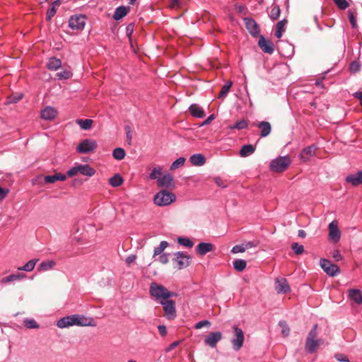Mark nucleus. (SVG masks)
<instances>
[{
    "mask_svg": "<svg viewBox=\"0 0 362 362\" xmlns=\"http://www.w3.org/2000/svg\"><path fill=\"white\" fill-rule=\"evenodd\" d=\"M160 303L163 305L165 317L169 320H174L177 316L175 302L170 299L160 300Z\"/></svg>",
    "mask_w": 362,
    "mask_h": 362,
    "instance_id": "6",
    "label": "nucleus"
},
{
    "mask_svg": "<svg viewBox=\"0 0 362 362\" xmlns=\"http://www.w3.org/2000/svg\"><path fill=\"white\" fill-rule=\"evenodd\" d=\"M75 316L74 315H67L62 317L57 322V326L59 328L63 329L71 326L75 325Z\"/></svg>",
    "mask_w": 362,
    "mask_h": 362,
    "instance_id": "17",
    "label": "nucleus"
},
{
    "mask_svg": "<svg viewBox=\"0 0 362 362\" xmlns=\"http://www.w3.org/2000/svg\"><path fill=\"white\" fill-rule=\"evenodd\" d=\"M189 112L191 115L197 118H202L204 117L205 113L202 107L197 104H192L189 107Z\"/></svg>",
    "mask_w": 362,
    "mask_h": 362,
    "instance_id": "26",
    "label": "nucleus"
},
{
    "mask_svg": "<svg viewBox=\"0 0 362 362\" xmlns=\"http://www.w3.org/2000/svg\"><path fill=\"white\" fill-rule=\"evenodd\" d=\"M360 69H361V65H360L359 62H358L356 61H354L350 64L349 69L351 73H354V74L357 73L358 71H359Z\"/></svg>",
    "mask_w": 362,
    "mask_h": 362,
    "instance_id": "54",
    "label": "nucleus"
},
{
    "mask_svg": "<svg viewBox=\"0 0 362 362\" xmlns=\"http://www.w3.org/2000/svg\"><path fill=\"white\" fill-rule=\"evenodd\" d=\"M214 181L216 183V185L221 187L225 188L226 187V185L224 184L223 180L219 177H216L214 178Z\"/></svg>",
    "mask_w": 362,
    "mask_h": 362,
    "instance_id": "64",
    "label": "nucleus"
},
{
    "mask_svg": "<svg viewBox=\"0 0 362 362\" xmlns=\"http://www.w3.org/2000/svg\"><path fill=\"white\" fill-rule=\"evenodd\" d=\"M291 248L294 253L296 255H301L304 252V247L297 243H293L291 245Z\"/></svg>",
    "mask_w": 362,
    "mask_h": 362,
    "instance_id": "51",
    "label": "nucleus"
},
{
    "mask_svg": "<svg viewBox=\"0 0 362 362\" xmlns=\"http://www.w3.org/2000/svg\"><path fill=\"white\" fill-rule=\"evenodd\" d=\"M280 13V7L278 5H274L271 9L269 17L272 20L275 21L279 18Z\"/></svg>",
    "mask_w": 362,
    "mask_h": 362,
    "instance_id": "42",
    "label": "nucleus"
},
{
    "mask_svg": "<svg viewBox=\"0 0 362 362\" xmlns=\"http://www.w3.org/2000/svg\"><path fill=\"white\" fill-rule=\"evenodd\" d=\"M161 173H162V169L160 167L154 168L149 175V178L151 180H158V179L160 178L159 176L161 175Z\"/></svg>",
    "mask_w": 362,
    "mask_h": 362,
    "instance_id": "47",
    "label": "nucleus"
},
{
    "mask_svg": "<svg viewBox=\"0 0 362 362\" xmlns=\"http://www.w3.org/2000/svg\"><path fill=\"white\" fill-rule=\"evenodd\" d=\"M123 178L119 174L115 175L109 180L110 185L113 187L120 186L123 183Z\"/></svg>",
    "mask_w": 362,
    "mask_h": 362,
    "instance_id": "38",
    "label": "nucleus"
},
{
    "mask_svg": "<svg viewBox=\"0 0 362 362\" xmlns=\"http://www.w3.org/2000/svg\"><path fill=\"white\" fill-rule=\"evenodd\" d=\"M79 173L83 175L91 177L95 175V170L93 168L90 167L88 164H79Z\"/></svg>",
    "mask_w": 362,
    "mask_h": 362,
    "instance_id": "30",
    "label": "nucleus"
},
{
    "mask_svg": "<svg viewBox=\"0 0 362 362\" xmlns=\"http://www.w3.org/2000/svg\"><path fill=\"white\" fill-rule=\"evenodd\" d=\"M245 250L246 247H245L244 245H236L232 248L231 252L235 254L239 252H243L245 251Z\"/></svg>",
    "mask_w": 362,
    "mask_h": 362,
    "instance_id": "57",
    "label": "nucleus"
},
{
    "mask_svg": "<svg viewBox=\"0 0 362 362\" xmlns=\"http://www.w3.org/2000/svg\"><path fill=\"white\" fill-rule=\"evenodd\" d=\"M210 325H211V322L209 320H202V321L198 322L194 325V327H195V329H201L204 326H210Z\"/></svg>",
    "mask_w": 362,
    "mask_h": 362,
    "instance_id": "61",
    "label": "nucleus"
},
{
    "mask_svg": "<svg viewBox=\"0 0 362 362\" xmlns=\"http://www.w3.org/2000/svg\"><path fill=\"white\" fill-rule=\"evenodd\" d=\"M96 148L97 144L95 141L84 139L78 145L76 151L81 153H88L95 151Z\"/></svg>",
    "mask_w": 362,
    "mask_h": 362,
    "instance_id": "9",
    "label": "nucleus"
},
{
    "mask_svg": "<svg viewBox=\"0 0 362 362\" xmlns=\"http://www.w3.org/2000/svg\"><path fill=\"white\" fill-rule=\"evenodd\" d=\"M274 288L278 294H286L291 291L290 286L284 277H277L274 282Z\"/></svg>",
    "mask_w": 362,
    "mask_h": 362,
    "instance_id": "10",
    "label": "nucleus"
},
{
    "mask_svg": "<svg viewBox=\"0 0 362 362\" xmlns=\"http://www.w3.org/2000/svg\"><path fill=\"white\" fill-rule=\"evenodd\" d=\"M317 337V325L315 324L309 332L305 344V351L308 354H313L320 346V341L316 339Z\"/></svg>",
    "mask_w": 362,
    "mask_h": 362,
    "instance_id": "2",
    "label": "nucleus"
},
{
    "mask_svg": "<svg viewBox=\"0 0 362 362\" xmlns=\"http://www.w3.org/2000/svg\"><path fill=\"white\" fill-rule=\"evenodd\" d=\"M37 261H38L37 259H33L28 261L23 266L18 267V272H22V271H23V272H32L34 269V268L35 267V264H36Z\"/></svg>",
    "mask_w": 362,
    "mask_h": 362,
    "instance_id": "35",
    "label": "nucleus"
},
{
    "mask_svg": "<svg viewBox=\"0 0 362 362\" xmlns=\"http://www.w3.org/2000/svg\"><path fill=\"white\" fill-rule=\"evenodd\" d=\"M233 333L235 337L231 339V343L233 345V349L238 351L243 345L245 339L244 333L243 330L237 326L233 327Z\"/></svg>",
    "mask_w": 362,
    "mask_h": 362,
    "instance_id": "7",
    "label": "nucleus"
},
{
    "mask_svg": "<svg viewBox=\"0 0 362 362\" xmlns=\"http://www.w3.org/2000/svg\"><path fill=\"white\" fill-rule=\"evenodd\" d=\"M57 115V110L53 107L48 106L41 111V117L42 119L46 120L54 119Z\"/></svg>",
    "mask_w": 362,
    "mask_h": 362,
    "instance_id": "22",
    "label": "nucleus"
},
{
    "mask_svg": "<svg viewBox=\"0 0 362 362\" xmlns=\"http://www.w3.org/2000/svg\"><path fill=\"white\" fill-rule=\"evenodd\" d=\"M168 243L165 240L161 241L160 245L153 250V257L156 258L158 255L164 253L163 251L168 246Z\"/></svg>",
    "mask_w": 362,
    "mask_h": 362,
    "instance_id": "36",
    "label": "nucleus"
},
{
    "mask_svg": "<svg viewBox=\"0 0 362 362\" xmlns=\"http://www.w3.org/2000/svg\"><path fill=\"white\" fill-rule=\"evenodd\" d=\"M339 9L344 10L349 7V3L346 0H333Z\"/></svg>",
    "mask_w": 362,
    "mask_h": 362,
    "instance_id": "53",
    "label": "nucleus"
},
{
    "mask_svg": "<svg viewBox=\"0 0 362 362\" xmlns=\"http://www.w3.org/2000/svg\"><path fill=\"white\" fill-rule=\"evenodd\" d=\"M75 316V325L76 326H81V327H85V326H90V327H94L95 326V321L93 320V318L92 317H85L84 315H74Z\"/></svg>",
    "mask_w": 362,
    "mask_h": 362,
    "instance_id": "15",
    "label": "nucleus"
},
{
    "mask_svg": "<svg viewBox=\"0 0 362 362\" xmlns=\"http://www.w3.org/2000/svg\"><path fill=\"white\" fill-rule=\"evenodd\" d=\"M214 250V246L209 243H200L196 247V252L199 255L203 256L208 252Z\"/></svg>",
    "mask_w": 362,
    "mask_h": 362,
    "instance_id": "18",
    "label": "nucleus"
},
{
    "mask_svg": "<svg viewBox=\"0 0 362 362\" xmlns=\"http://www.w3.org/2000/svg\"><path fill=\"white\" fill-rule=\"evenodd\" d=\"M191 257L187 253L177 252L174 254L173 264L175 269L181 270L187 267L191 263Z\"/></svg>",
    "mask_w": 362,
    "mask_h": 362,
    "instance_id": "4",
    "label": "nucleus"
},
{
    "mask_svg": "<svg viewBox=\"0 0 362 362\" xmlns=\"http://www.w3.org/2000/svg\"><path fill=\"white\" fill-rule=\"evenodd\" d=\"M150 295L155 298L156 300H165L172 297L177 296L175 292L168 291L164 286L152 282L149 288Z\"/></svg>",
    "mask_w": 362,
    "mask_h": 362,
    "instance_id": "1",
    "label": "nucleus"
},
{
    "mask_svg": "<svg viewBox=\"0 0 362 362\" xmlns=\"http://www.w3.org/2000/svg\"><path fill=\"white\" fill-rule=\"evenodd\" d=\"M247 126H248L247 121L244 119H241L240 121L236 122L233 125L230 126L229 128L230 129H236L241 130V129H246L247 127Z\"/></svg>",
    "mask_w": 362,
    "mask_h": 362,
    "instance_id": "39",
    "label": "nucleus"
},
{
    "mask_svg": "<svg viewBox=\"0 0 362 362\" xmlns=\"http://www.w3.org/2000/svg\"><path fill=\"white\" fill-rule=\"evenodd\" d=\"M159 187H163L166 189L174 188L175 184L173 182V177L169 173L163 175L162 177L158 179L157 182Z\"/></svg>",
    "mask_w": 362,
    "mask_h": 362,
    "instance_id": "11",
    "label": "nucleus"
},
{
    "mask_svg": "<svg viewBox=\"0 0 362 362\" xmlns=\"http://www.w3.org/2000/svg\"><path fill=\"white\" fill-rule=\"evenodd\" d=\"M233 264L235 270L238 272H242L245 269L247 263L244 259H238L233 262Z\"/></svg>",
    "mask_w": 362,
    "mask_h": 362,
    "instance_id": "40",
    "label": "nucleus"
},
{
    "mask_svg": "<svg viewBox=\"0 0 362 362\" xmlns=\"http://www.w3.org/2000/svg\"><path fill=\"white\" fill-rule=\"evenodd\" d=\"M23 98V94L22 93H16L13 95H10L7 99V103H17L18 101H20Z\"/></svg>",
    "mask_w": 362,
    "mask_h": 362,
    "instance_id": "48",
    "label": "nucleus"
},
{
    "mask_svg": "<svg viewBox=\"0 0 362 362\" xmlns=\"http://www.w3.org/2000/svg\"><path fill=\"white\" fill-rule=\"evenodd\" d=\"M348 296L349 298L360 305L362 304V292L357 288H351L348 291Z\"/></svg>",
    "mask_w": 362,
    "mask_h": 362,
    "instance_id": "23",
    "label": "nucleus"
},
{
    "mask_svg": "<svg viewBox=\"0 0 362 362\" xmlns=\"http://www.w3.org/2000/svg\"><path fill=\"white\" fill-rule=\"evenodd\" d=\"M66 179V175L61 173H55L54 175L44 177V180L46 183H54L57 181H64Z\"/></svg>",
    "mask_w": 362,
    "mask_h": 362,
    "instance_id": "28",
    "label": "nucleus"
},
{
    "mask_svg": "<svg viewBox=\"0 0 362 362\" xmlns=\"http://www.w3.org/2000/svg\"><path fill=\"white\" fill-rule=\"evenodd\" d=\"M71 76H72L71 72L68 70H64V71H62L61 72H58L57 74V77L58 78V79H60V80L69 79V78H71Z\"/></svg>",
    "mask_w": 362,
    "mask_h": 362,
    "instance_id": "50",
    "label": "nucleus"
},
{
    "mask_svg": "<svg viewBox=\"0 0 362 362\" xmlns=\"http://www.w3.org/2000/svg\"><path fill=\"white\" fill-rule=\"evenodd\" d=\"M185 163V158L184 157H180L176 159L170 165V170H175L184 165Z\"/></svg>",
    "mask_w": 362,
    "mask_h": 362,
    "instance_id": "44",
    "label": "nucleus"
},
{
    "mask_svg": "<svg viewBox=\"0 0 362 362\" xmlns=\"http://www.w3.org/2000/svg\"><path fill=\"white\" fill-rule=\"evenodd\" d=\"M287 23V21L286 19H283L279 21L276 25V30L284 31L285 30V27Z\"/></svg>",
    "mask_w": 362,
    "mask_h": 362,
    "instance_id": "60",
    "label": "nucleus"
},
{
    "mask_svg": "<svg viewBox=\"0 0 362 362\" xmlns=\"http://www.w3.org/2000/svg\"><path fill=\"white\" fill-rule=\"evenodd\" d=\"M232 85L233 82L231 81H229L227 83H226L222 87L221 92L219 93L218 98H225L227 95Z\"/></svg>",
    "mask_w": 362,
    "mask_h": 362,
    "instance_id": "43",
    "label": "nucleus"
},
{
    "mask_svg": "<svg viewBox=\"0 0 362 362\" xmlns=\"http://www.w3.org/2000/svg\"><path fill=\"white\" fill-rule=\"evenodd\" d=\"M279 325L282 328L281 333L284 337H288L290 333V328L285 321H279Z\"/></svg>",
    "mask_w": 362,
    "mask_h": 362,
    "instance_id": "49",
    "label": "nucleus"
},
{
    "mask_svg": "<svg viewBox=\"0 0 362 362\" xmlns=\"http://www.w3.org/2000/svg\"><path fill=\"white\" fill-rule=\"evenodd\" d=\"M176 200V196L174 193L162 189L157 192L153 198V202L158 206H166L173 203Z\"/></svg>",
    "mask_w": 362,
    "mask_h": 362,
    "instance_id": "3",
    "label": "nucleus"
},
{
    "mask_svg": "<svg viewBox=\"0 0 362 362\" xmlns=\"http://www.w3.org/2000/svg\"><path fill=\"white\" fill-rule=\"evenodd\" d=\"M329 238L334 242H338L341 238V232L338 228L337 222L335 221H332L329 226Z\"/></svg>",
    "mask_w": 362,
    "mask_h": 362,
    "instance_id": "12",
    "label": "nucleus"
},
{
    "mask_svg": "<svg viewBox=\"0 0 362 362\" xmlns=\"http://www.w3.org/2000/svg\"><path fill=\"white\" fill-rule=\"evenodd\" d=\"M255 151V146L252 144L243 145L240 150L241 157H247L252 155Z\"/></svg>",
    "mask_w": 362,
    "mask_h": 362,
    "instance_id": "31",
    "label": "nucleus"
},
{
    "mask_svg": "<svg viewBox=\"0 0 362 362\" xmlns=\"http://www.w3.org/2000/svg\"><path fill=\"white\" fill-rule=\"evenodd\" d=\"M25 274L24 273H18V274H12L8 276L4 277L1 279V284H8V283H14L17 281H21L25 278Z\"/></svg>",
    "mask_w": 362,
    "mask_h": 362,
    "instance_id": "24",
    "label": "nucleus"
},
{
    "mask_svg": "<svg viewBox=\"0 0 362 362\" xmlns=\"http://www.w3.org/2000/svg\"><path fill=\"white\" fill-rule=\"evenodd\" d=\"M244 21L247 31L251 35L256 37L259 33V28L257 23L251 18H245Z\"/></svg>",
    "mask_w": 362,
    "mask_h": 362,
    "instance_id": "13",
    "label": "nucleus"
},
{
    "mask_svg": "<svg viewBox=\"0 0 362 362\" xmlns=\"http://www.w3.org/2000/svg\"><path fill=\"white\" fill-rule=\"evenodd\" d=\"M23 325L28 329L39 328V325L33 319H25L23 320Z\"/></svg>",
    "mask_w": 362,
    "mask_h": 362,
    "instance_id": "46",
    "label": "nucleus"
},
{
    "mask_svg": "<svg viewBox=\"0 0 362 362\" xmlns=\"http://www.w3.org/2000/svg\"><path fill=\"white\" fill-rule=\"evenodd\" d=\"M129 8L126 6H121L115 9L113 15V18L116 21H119L123 18L128 13Z\"/></svg>",
    "mask_w": 362,
    "mask_h": 362,
    "instance_id": "32",
    "label": "nucleus"
},
{
    "mask_svg": "<svg viewBox=\"0 0 362 362\" xmlns=\"http://www.w3.org/2000/svg\"><path fill=\"white\" fill-rule=\"evenodd\" d=\"M168 6L171 9H177L181 6L180 0H169Z\"/></svg>",
    "mask_w": 362,
    "mask_h": 362,
    "instance_id": "55",
    "label": "nucleus"
},
{
    "mask_svg": "<svg viewBox=\"0 0 362 362\" xmlns=\"http://www.w3.org/2000/svg\"><path fill=\"white\" fill-rule=\"evenodd\" d=\"M317 149V146L311 145L303 149L300 154V158L303 161L309 160L310 157L313 156L315 154V151Z\"/></svg>",
    "mask_w": 362,
    "mask_h": 362,
    "instance_id": "20",
    "label": "nucleus"
},
{
    "mask_svg": "<svg viewBox=\"0 0 362 362\" xmlns=\"http://www.w3.org/2000/svg\"><path fill=\"white\" fill-rule=\"evenodd\" d=\"M177 242L182 246H185L188 248H191L193 247V242L189 239L188 238L180 237L177 239Z\"/></svg>",
    "mask_w": 362,
    "mask_h": 362,
    "instance_id": "45",
    "label": "nucleus"
},
{
    "mask_svg": "<svg viewBox=\"0 0 362 362\" xmlns=\"http://www.w3.org/2000/svg\"><path fill=\"white\" fill-rule=\"evenodd\" d=\"M158 332H159L160 334L162 337H165L166 335V334H167V329H166V327L165 325H158Z\"/></svg>",
    "mask_w": 362,
    "mask_h": 362,
    "instance_id": "63",
    "label": "nucleus"
},
{
    "mask_svg": "<svg viewBox=\"0 0 362 362\" xmlns=\"http://www.w3.org/2000/svg\"><path fill=\"white\" fill-rule=\"evenodd\" d=\"M79 173V166L76 165L67 171V176L73 177Z\"/></svg>",
    "mask_w": 362,
    "mask_h": 362,
    "instance_id": "58",
    "label": "nucleus"
},
{
    "mask_svg": "<svg viewBox=\"0 0 362 362\" xmlns=\"http://www.w3.org/2000/svg\"><path fill=\"white\" fill-rule=\"evenodd\" d=\"M169 255L167 253H163L160 255H158L156 258H154L156 261H158L161 264H167L169 261Z\"/></svg>",
    "mask_w": 362,
    "mask_h": 362,
    "instance_id": "52",
    "label": "nucleus"
},
{
    "mask_svg": "<svg viewBox=\"0 0 362 362\" xmlns=\"http://www.w3.org/2000/svg\"><path fill=\"white\" fill-rule=\"evenodd\" d=\"M125 263L127 264V265L128 267H132L134 264H137L141 267V269H144L146 265L149 264V263L143 264L140 263L139 262H137V257L135 255H131L128 256L127 257H126Z\"/></svg>",
    "mask_w": 362,
    "mask_h": 362,
    "instance_id": "33",
    "label": "nucleus"
},
{
    "mask_svg": "<svg viewBox=\"0 0 362 362\" xmlns=\"http://www.w3.org/2000/svg\"><path fill=\"white\" fill-rule=\"evenodd\" d=\"M222 339V333L221 332H211L204 339L206 345L211 348L216 346L217 343Z\"/></svg>",
    "mask_w": 362,
    "mask_h": 362,
    "instance_id": "14",
    "label": "nucleus"
},
{
    "mask_svg": "<svg viewBox=\"0 0 362 362\" xmlns=\"http://www.w3.org/2000/svg\"><path fill=\"white\" fill-rule=\"evenodd\" d=\"M57 9L54 6H51L47 12L46 20L50 21L52 17L55 15Z\"/></svg>",
    "mask_w": 362,
    "mask_h": 362,
    "instance_id": "56",
    "label": "nucleus"
},
{
    "mask_svg": "<svg viewBox=\"0 0 362 362\" xmlns=\"http://www.w3.org/2000/svg\"><path fill=\"white\" fill-rule=\"evenodd\" d=\"M56 264V262L51 259L43 261L40 264L38 267V270H40V272H43L47 270L57 269V268L55 267Z\"/></svg>",
    "mask_w": 362,
    "mask_h": 362,
    "instance_id": "29",
    "label": "nucleus"
},
{
    "mask_svg": "<svg viewBox=\"0 0 362 362\" xmlns=\"http://www.w3.org/2000/svg\"><path fill=\"white\" fill-rule=\"evenodd\" d=\"M348 16H349V20L351 24V26L354 28H356V18H355L354 13L351 11H349Z\"/></svg>",
    "mask_w": 362,
    "mask_h": 362,
    "instance_id": "62",
    "label": "nucleus"
},
{
    "mask_svg": "<svg viewBox=\"0 0 362 362\" xmlns=\"http://www.w3.org/2000/svg\"><path fill=\"white\" fill-rule=\"evenodd\" d=\"M189 161L192 165L202 166L206 163V158L201 153H196L190 156Z\"/></svg>",
    "mask_w": 362,
    "mask_h": 362,
    "instance_id": "27",
    "label": "nucleus"
},
{
    "mask_svg": "<svg viewBox=\"0 0 362 362\" xmlns=\"http://www.w3.org/2000/svg\"><path fill=\"white\" fill-rule=\"evenodd\" d=\"M291 164V159L288 156H279L270 163V169L275 173H281L287 169Z\"/></svg>",
    "mask_w": 362,
    "mask_h": 362,
    "instance_id": "5",
    "label": "nucleus"
},
{
    "mask_svg": "<svg viewBox=\"0 0 362 362\" xmlns=\"http://www.w3.org/2000/svg\"><path fill=\"white\" fill-rule=\"evenodd\" d=\"M62 66V61L56 57H52L49 59L47 67L52 71H56Z\"/></svg>",
    "mask_w": 362,
    "mask_h": 362,
    "instance_id": "34",
    "label": "nucleus"
},
{
    "mask_svg": "<svg viewBox=\"0 0 362 362\" xmlns=\"http://www.w3.org/2000/svg\"><path fill=\"white\" fill-rule=\"evenodd\" d=\"M125 151L122 148H116L114 149L112 156L115 159L121 160H122L125 156Z\"/></svg>",
    "mask_w": 362,
    "mask_h": 362,
    "instance_id": "41",
    "label": "nucleus"
},
{
    "mask_svg": "<svg viewBox=\"0 0 362 362\" xmlns=\"http://www.w3.org/2000/svg\"><path fill=\"white\" fill-rule=\"evenodd\" d=\"M85 25L86 16L83 15H75L69 18V26L74 30H82Z\"/></svg>",
    "mask_w": 362,
    "mask_h": 362,
    "instance_id": "8",
    "label": "nucleus"
},
{
    "mask_svg": "<svg viewBox=\"0 0 362 362\" xmlns=\"http://www.w3.org/2000/svg\"><path fill=\"white\" fill-rule=\"evenodd\" d=\"M258 45L265 53L272 54L274 52L273 43L270 40H266L262 35L259 39Z\"/></svg>",
    "mask_w": 362,
    "mask_h": 362,
    "instance_id": "16",
    "label": "nucleus"
},
{
    "mask_svg": "<svg viewBox=\"0 0 362 362\" xmlns=\"http://www.w3.org/2000/svg\"><path fill=\"white\" fill-rule=\"evenodd\" d=\"M320 264L324 272H340L339 267L337 264L331 263L328 259H321Z\"/></svg>",
    "mask_w": 362,
    "mask_h": 362,
    "instance_id": "21",
    "label": "nucleus"
},
{
    "mask_svg": "<svg viewBox=\"0 0 362 362\" xmlns=\"http://www.w3.org/2000/svg\"><path fill=\"white\" fill-rule=\"evenodd\" d=\"M76 124H78L82 129L88 130L90 129L93 124V120L90 119H78L76 121Z\"/></svg>",
    "mask_w": 362,
    "mask_h": 362,
    "instance_id": "37",
    "label": "nucleus"
},
{
    "mask_svg": "<svg viewBox=\"0 0 362 362\" xmlns=\"http://www.w3.org/2000/svg\"><path fill=\"white\" fill-rule=\"evenodd\" d=\"M334 358L340 362H349L348 357L344 354H337Z\"/></svg>",
    "mask_w": 362,
    "mask_h": 362,
    "instance_id": "59",
    "label": "nucleus"
},
{
    "mask_svg": "<svg viewBox=\"0 0 362 362\" xmlns=\"http://www.w3.org/2000/svg\"><path fill=\"white\" fill-rule=\"evenodd\" d=\"M257 127L260 129L259 134L262 137H266L271 133L272 127L268 122H260L257 124Z\"/></svg>",
    "mask_w": 362,
    "mask_h": 362,
    "instance_id": "25",
    "label": "nucleus"
},
{
    "mask_svg": "<svg viewBox=\"0 0 362 362\" xmlns=\"http://www.w3.org/2000/svg\"><path fill=\"white\" fill-rule=\"evenodd\" d=\"M346 182L351 183L354 187L362 185V170L358 171L355 174H350L347 175L346 177Z\"/></svg>",
    "mask_w": 362,
    "mask_h": 362,
    "instance_id": "19",
    "label": "nucleus"
}]
</instances>
